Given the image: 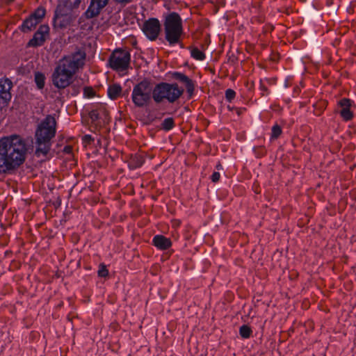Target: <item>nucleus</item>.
<instances>
[{
	"instance_id": "17",
	"label": "nucleus",
	"mask_w": 356,
	"mask_h": 356,
	"mask_svg": "<svg viewBox=\"0 0 356 356\" xmlns=\"http://www.w3.org/2000/svg\"><path fill=\"white\" fill-rule=\"evenodd\" d=\"M122 92V88L119 84H112L108 88V95L111 99H117Z\"/></svg>"
},
{
	"instance_id": "31",
	"label": "nucleus",
	"mask_w": 356,
	"mask_h": 356,
	"mask_svg": "<svg viewBox=\"0 0 356 356\" xmlns=\"http://www.w3.org/2000/svg\"><path fill=\"white\" fill-rule=\"evenodd\" d=\"M71 149H72V148H71V147L67 146V147H65V151L66 152L69 153V152H70Z\"/></svg>"
},
{
	"instance_id": "18",
	"label": "nucleus",
	"mask_w": 356,
	"mask_h": 356,
	"mask_svg": "<svg viewBox=\"0 0 356 356\" xmlns=\"http://www.w3.org/2000/svg\"><path fill=\"white\" fill-rule=\"evenodd\" d=\"M35 82L38 88L42 89L44 86L45 76L42 73L36 72L35 74Z\"/></svg>"
},
{
	"instance_id": "21",
	"label": "nucleus",
	"mask_w": 356,
	"mask_h": 356,
	"mask_svg": "<svg viewBox=\"0 0 356 356\" xmlns=\"http://www.w3.org/2000/svg\"><path fill=\"white\" fill-rule=\"evenodd\" d=\"M281 133V127L279 125L275 124L272 127L271 138L273 139H276L280 136Z\"/></svg>"
},
{
	"instance_id": "25",
	"label": "nucleus",
	"mask_w": 356,
	"mask_h": 356,
	"mask_svg": "<svg viewBox=\"0 0 356 356\" xmlns=\"http://www.w3.org/2000/svg\"><path fill=\"white\" fill-rule=\"evenodd\" d=\"M225 95H226V98L230 101L234 97L235 92L234 90L229 89L226 91Z\"/></svg>"
},
{
	"instance_id": "16",
	"label": "nucleus",
	"mask_w": 356,
	"mask_h": 356,
	"mask_svg": "<svg viewBox=\"0 0 356 356\" xmlns=\"http://www.w3.org/2000/svg\"><path fill=\"white\" fill-rule=\"evenodd\" d=\"M174 77L176 79L179 80V81H181L185 84L186 90L189 95L193 94V92L194 91L195 86H194V83L191 79H190L185 74L180 73V72H175L174 74Z\"/></svg>"
},
{
	"instance_id": "13",
	"label": "nucleus",
	"mask_w": 356,
	"mask_h": 356,
	"mask_svg": "<svg viewBox=\"0 0 356 356\" xmlns=\"http://www.w3.org/2000/svg\"><path fill=\"white\" fill-rule=\"evenodd\" d=\"M108 0H92L91 3L86 12L88 18H92L99 15L101 10L108 3Z\"/></svg>"
},
{
	"instance_id": "7",
	"label": "nucleus",
	"mask_w": 356,
	"mask_h": 356,
	"mask_svg": "<svg viewBox=\"0 0 356 356\" xmlns=\"http://www.w3.org/2000/svg\"><path fill=\"white\" fill-rule=\"evenodd\" d=\"M131 55L126 50L117 49L114 51L110 56V67L118 72L126 70L130 63Z\"/></svg>"
},
{
	"instance_id": "19",
	"label": "nucleus",
	"mask_w": 356,
	"mask_h": 356,
	"mask_svg": "<svg viewBox=\"0 0 356 356\" xmlns=\"http://www.w3.org/2000/svg\"><path fill=\"white\" fill-rule=\"evenodd\" d=\"M191 56L197 60H203L205 58L204 54L197 48H193L191 51Z\"/></svg>"
},
{
	"instance_id": "10",
	"label": "nucleus",
	"mask_w": 356,
	"mask_h": 356,
	"mask_svg": "<svg viewBox=\"0 0 356 356\" xmlns=\"http://www.w3.org/2000/svg\"><path fill=\"white\" fill-rule=\"evenodd\" d=\"M341 117L346 121L350 120L353 118V111L355 108L353 102L347 98H343L339 102Z\"/></svg>"
},
{
	"instance_id": "14",
	"label": "nucleus",
	"mask_w": 356,
	"mask_h": 356,
	"mask_svg": "<svg viewBox=\"0 0 356 356\" xmlns=\"http://www.w3.org/2000/svg\"><path fill=\"white\" fill-rule=\"evenodd\" d=\"M72 10V3L71 0H60L57 6L55 17L58 19L63 16L67 15Z\"/></svg>"
},
{
	"instance_id": "26",
	"label": "nucleus",
	"mask_w": 356,
	"mask_h": 356,
	"mask_svg": "<svg viewBox=\"0 0 356 356\" xmlns=\"http://www.w3.org/2000/svg\"><path fill=\"white\" fill-rule=\"evenodd\" d=\"M220 173L218 172H214L211 175V180L213 182H217L220 179Z\"/></svg>"
},
{
	"instance_id": "28",
	"label": "nucleus",
	"mask_w": 356,
	"mask_h": 356,
	"mask_svg": "<svg viewBox=\"0 0 356 356\" xmlns=\"http://www.w3.org/2000/svg\"><path fill=\"white\" fill-rule=\"evenodd\" d=\"M240 334L243 338H245V325H243L240 327Z\"/></svg>"
},
{
	"instance_id": "15",
	"label": "nucleus",
	"mask_w": 356,
	"mask_h": 356,
	"mask_svg": "<svg viewBox=\"0 0 356 356\" xmlns=\"http://www.w3.org/2000/svg\"><path fill=\"white\" fill-rule=\"evenodd\" d=\"M152 243L155 247L161 250H166L172 245L170 238L159 234L154 236Z\"/></svg>"
},
{
	"instance_id": "24",
	"label": "nucleus",
	"mask_w": 356,
	"mask_h": 356,
	"mask_svg": "<svg viewBox=\"0 0 356 356\" xmlns=\"http://www.w3.org/2000/svg\"><path fill=\"white\" fill-rule=\"evenodd\" d=\"M134 160H136L135 168L140 167L144 163V159L140 156H136Z\"/></svg>"
},
{
	"instance_id": "11",
	"label": "nucleus",
	"mask_w": 356,
	"mask_h": 356,
	"mask_svg": "<svg viewBox=\"0 0 356 356\" xmlns=\"http://www.w3.org/2000/svg\"><path fill=\"white\" fill-rule=\"evenodd\" d=\"M49 27L47 25L43 24L40 26L38 30L34 34L33 38L29 40L28 46L29 47H39L43 44L46 38L49 35Z\"/></svg>"
},
{
	"instance_id": "9",
	"label": "nucleus",
	"mask_w": 356,
	"mask_h": 356,
	"mask_svg": "<svg viewBox=\"0 0 356 356\" xmlns=\"http://www.w3.org/2000/svg\"><path fill=\"white\" fill-rule=\"evenodd\" d=\"M142 29L149 40H154L160 33L161 24L158 19L152 18L143 24Z\"/></svg>"
},
{
	"instance_id": "12",
	"label": "nucleus",
	"mask_w": 356,
	"mask_h": 356,
	"mask_svg": "<svg viewBox=\"0 0 356 356\" xmlns=\"http://www.w3.org/2000/svg\"><path fill=\"white\" fill-rule=\"evenodd\" d=\"M12 83L8 79L0 80V106L6 105L11 99Z\"/></svg>"
},
{
	"instance_id": "29",
	"label": "nucleus",
	"mask_w": 356,
	"mask_h": 356,
	"mask_svg": "<svg viewBox=\"0 0 356 356\" xmlns=\"http://www.w3.org/2000/svg\"><path fill=\"white\" fill-rule=\"evenodd\" d=\"M245 332H245V333H246V338H248V337H250V335L251 334L252 331H251V330H250V327H248V326H246V331H245Z\"/></svg>"
},
{
	"instance_id": "20",
	"label": "nucleus",
	"mask_w": 356,
	"mask_h": 356,
	"mask_svg": "<svg viewBox=\"0 0 356 356\" xmlns=\"http://www.w3.org/2000/svg\"><path fill=\"white\" fill-rule=\"evenodd\" d=\"M174 127V120L171 118H166L162 122V127L166 131H169Z\"/></svg>"
},
{
	"instance_id": "8",
	"label": "nucleus",
	"mask_w": 356,
	"mask_h": 356,
	"mask_svg": "<svg viewBox=\"0 0 356 356\" xmlns=\"http://www.w3.org/2000/svg\"><path fill=\"white\" fill-rule=\"evenodd\" d=\"M45 15V10L38 8L35 12L26 18L20 26L23 32H29L38 24Z\"/></svg>"
},
{
	"instance_id": "27",
	"label": "nucleus",
	"mask_w": 356,
	"mask_h": 356,
	"mask_svg": "<svg viewBox=\"0 0 356 356\" xmlns=\"http://www.w3.org/2000/svg\"><path fill=\"white\" fill-rule=\"evenodd\" d=\"M81 0H74L73 2H72V10L74 8H76L79 6L80 3H81Z\"/></svg>"
},
{
	"instance_id": "2",
	"label": "nucleus",
	"mask_w": 356,
	"mask_h": 356,
	"mask_svg": "<svg viewBox=\"0 0 356 356\" xmlns=\"http://www.w3.org/2000/svg\"><path fill=\"white\" fill-rule=\"evenodd\" d=\"M86 54L78 51L65 57L56 67L52 74L53 84L58 88H65L72 82L76 70L84 65Z\"/></svg>"
},
{
	"instance_id": "5",
	"label": "nucleus",
	"mask_w": 356,
	"mask_h": 356,
	"mask_svg": "<svg viewBox=\"0 0 356 356\" xmlns=\"http://www.w3.org/2000/svg\"><path fill=\"white\" fill-rule=\"evenodd\" d=\"M165 31L166 40L170 44L178 42L182 33L181 19L178 14L172 13L166 17Z\"/></svg>"
},
{
	"instance_id": "3",
	"label": "nucleus",
	"mask_w": 356,
	"mask_h": 356,
	"mask_svg": "<svg viewBox=\"0 0 356 356\" xmlns=\"http://www.w3.org/2000/svg\"><path fill=\"white\" fill-rule=\"evenodd\" d=\"M56 120L51 115H47L39 124L36 133V150L38 156L46 155L50 149V140L55 136Z\"/></svg>"
},
{
	"instance_id": "32",
	"label": "nucleus",
	"mask_w": 356,
	"mask_h": 356,
	"mask_svg": "<svg viewBox=\"0 0 356 356\" xmlns=\"http://www.w3.org/2000/svg\"><path fill=\"white\" fill-rule=\"evenodd\" d=\"M221 166L219 165H217V168L219 169Z\"/></svg>"
},
{
	"instance_id": "30",
	"label": "nucleus",
	"mask_w": 356,
	"mask_h": 356,
	"mask_svg": "<svg viewBox=\"0 0 356 356\" xmlns=\"http://www.w3.org/2000/svg\"><path fill=\"white\" fill-rule=\"evenodd\" d=\"M115 1L118 3H127L131 2L132 0H115Z\"/></svg>"
},
{
	"instance_id": "22",
	"label": "nucleus",
	"mask_w": 356,
	"mask_h": 356,
	"mask_svg": "<svg viewBox=\"0 0 356 356\" xmlns=\"http://www.w3.org/2000/svg\"><path fill=\"white\" fill-rule=\"evenodd\" d=\"M108 274V271L104 265H100L98 270V275L99 277H106Z\"/></svg>"
},
{
	"instance_id": "23",
	"label": "nucleus",
	"mask_w": 356,
	"mask_h": 356,
	"mask_svg": "<svg viewBox=\"0 0 356 356\" xmlns=\"http://www.w3.org/2000/svg\"><path fill=\"white\" fill-rule=\"evenodd\" d=\"M84 96L87 97H92L95 96V91L92 88H86L83 91Z\"/></svg>"
},
{
	"instance_id": "1",
	"label": "nucleus",
	"mask_w": 356,
	"mask_h": 356,
	"mask_svg": "<svg viewBox=\"0 0 356 356\" xmlns=\"http://www.w3.org/2000/svg\"><path fill=\"white\" fill-rule=\"evenodd\" d=\"M27 147L17 135L0 139V173L10 172L17 169L26 160Z\"/></svg>"
},
{
	"instance_id": "6",
	"label": "nucleus",
	"mask_w": 356,
	"mask_h": 356,
	"mask_svg": "<svg viewBox=\"0 0 356 356\" xmlns=\"http://www.w3.org/2000/svg\"><path fill=\"white\" fill-rule=\"evenodd\" d=\"M131 98L134 104L138 107L145 106L151 98V89L146 81L136 85L132 91Z\"/></svg>"
},
{
	"instance_id": "4",
	"label": "nucleus",
	"mask_w": 356,
	"mask_h": 356,
	"mask_svg": "<svg viewBox=\"0 0 356 356\" xmlns=\"http://www.w3.org/2000/svg\"><path fill=\"white\" fill-rule=\"evenodd\" d=\"M184 90L179 87L177 83H162L155 86L152 92L154 100L161 102L166 99L170 103L175 102L183 94Z\"/></svg>"
}]
</instances>
